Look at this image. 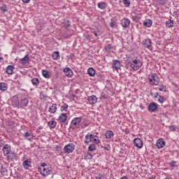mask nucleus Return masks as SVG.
Segmentation results:
<instances>
[{
	"mask_svg": "<svg viewBox=\"0 0 179 179\" xmlns=\"http://www.w3.org/2000/svg\"><path fill=\"white\" fill-rule=\"evenodd\" d=\"M5 143H6V142L5 141H3L2 139L0 140V148H3V146H5V145H6Z\"/></svg>",
	"mask_w": 179,
	"mask_h": 179,
	"instance_id": "obj_44",
	"label": "nucleus"
},
{
	"mask_svg": "<svg viewBox=\"0 0 179 179\" xmlns=\"http://www.w3.org/2000/svg\"><path fill=\"white\" fill-rule=\"evenodd\" d=\"M67 22H69L68 27L71 26V22H69V20H68Z\"/></svg>",
	"mask_w": 179,
	"mask_h": 179,
	"instance_id": "obj_56",
	"label": "nucleus"
},
{
	"mask_svg": "<svg viewBox=\"0 0 179 179\" xmlns=\"http://www.w3.org/2000/svg\"><path fill=\"white\" fill-rule=\"evenodd\" d=\"M157 44L158 45H162V41H157Z\"/></svg>",
	"mask_w": 179,
	"mask_h": 179,
	"instance_id": "obj_52",
	"label": "nucleus"
},
{
	"mask_svg": "<svg viewBox=\"0 0 179 179\" xmlns=\"http://www.w3.org/2000/svg\"><path fill=\"white\" fill-rule=\"evenodd\" d=\"M84 142L85 143H90V142H92V143H94L95 145H99V143H100V138L94 134H87L85 136Z\"/></svg>",
	"mask_w": 179,
	"mask_h": 179,
	"instance_id": "obj_1",
	"label": "nucleus"
},
{
	"mask_svg": "<svg viewBox=\"0 0 179 179\" xmlns=\"http://www.w3.org/2000/svg\"><path fill=\"white\" fill-rule=\"evenodd\" d=\"M29 54H27L23 58L20 59V61L22 65H26V64H29Z\"/></svg>",
	"mask_w": 179,
	"mask_h": 179,
	"instance_id": "obj_22",
	"label": "nucleus"
},
{
	"mask_svg": "<svg viewBox=\"0 0 179 179\" xmlns=\"http://www.w3.org/2000/svg\"><path fill=\"white\" fill-rule=\"evenodd\" d=\"M109 26L110 27L114 28L115 26H117V24L114 22L111 21L109 24Z\"/></svg>",
	"mask_w": 179,
	"mask_h": 179,
	"instance_id": "obj_48",
	"label": "nucleus"
},
{
	"mask_svg": "<svg viewBox=\"0 0 179 179\" xmlns=\"http://www.w3.org/2000/svg\"><path fill=\"white\" fill-rule=\"evenodd\" d=\"M159 92H163V88H159Z\"/></svg>",
	"mask_w": 179,
	"mask_h": 179,
	"instance_id": "obj_57",
	"label": "nucleus"
},
{
	"mask_svg": "<svg viewBox=\"0 0 179 179\" xmlns=\"http://www.w3.org/2000/svg\"><path fill=\"white\" fill-rule=\"evenodd\" d=\"M31 82L33 86H38V85H40V79H38V78H32Z\"/></svg>",
	"mask_w": 179,
	"mask_h": 179,
	"instance_id": "obj_27",
	"label": "nucleus"
},
{
	"mask_svg": "<svg viewBox=\"0 0 179 179\" xmlns=\"http://www.w3.org/2000/svg\"><path fill=\"white\" fill-rule=\"evenodd\" d=\"M42 75L44 78H46V79H50V72L47 70H43L42 71Z\"/></svg>",
	"mask_w": 179,
	"mask_h": 179,
	"instance_id": "obj_31",
	"label": "nucleus"
},
{
	"mask_svg": "<svg viewBox=\"0 0 179 179\" xmlns=\"http://www.w3.org/2000/svg\"><path fill=\"white\" fill-rule=\"evenodd\" d=\"M157 5H165L166 0H156Z\"/></svg>",
	"mask_w": 179,
	"mask_h": 179,
	"instance_id": "obj_38",
	"label": "nucleus"
},
{
	"mask_svg": "<svg viewBox=\"0 0 179 179\" xmlns=\"http://www.w3.org/2000/svg\"><path fill=\"white\" fill-rule=\"evenodd\" d=\"M1 10H2V12H7V10H8V7L6 6V4H3V5L1 7Z\"/></svg>",
	"mask_w": 179,
	"mask_h": 179,
	"instance_id": "obj_43",
	"label": "nucleus"
},
{
	"mask_svg": "<svg viewBox=\"0 0 179 179\" xmlns=\"http://www.w3.org/2000/svg\"><path fill=\"white\" fill-rule=\"evenodd\" d=\"M6 170H5V169H3V170H2L1 171V174L3 175V176H6Z\"/></svg>",
	"mask_w": 179,
	"mask_h": 179,
	"instance_id": "obj_50",
	"label": "nucleus"
},
{
	"mask_svg": "<svg viewBox=\"0 0 179 179\" xmlns=\"http://www.w3.org/2000/svg\"><path fill=\"white\" fill-rule=\"evenodd\" d=\"M13 1H15V0H13Z\"/></svg>",
	"mask_w": 179,
	"mask_h": 179,
	"instance_id": "obj_60",
	"label": "nucleus"
},
{
	"mask_svg": "<svg viewBox=\"0 0 179 179\" xmlns=\"http://www.w3.org/2000/svg\"><path fill=\"white\" fill-rule=\"evenodd\" d=\"M134 143L136 148H138V149H142V148H143V141L141 138H135L134 140Z\"/></svg>",
	"mask_w": 179,
	"mask_h": 179,
	"instance_id": "obj_12",
	"label": "nucleus"
},
{
	"mask_svg": "<svg viewBox=\"0 0 179 179\" xmlns=\"http://www.w3.org/2000/svg\"><path fill=\"white\" fill-rule=\"evenodd\" d=\"M148 80L152 86H157L159 82H160V78L157 76L156 73H151L148 76Z\"/></svg>",
	"mask_w": 179,
	"mask_h": 179,
	"instance_id": "obj_4",
	"label": "nucleus"
},
{
	"mask_svg": "<svg viewBox=\"0 0 179 179\" xmlns=\"http://www.w3.org/2000/svg\"><path fill=\"white\" fill-rule=\"evenodd\" d=\"M52 58L55 61L59 59V58H61V56L59 55V51L53 52V53L52 54Z\"/></svg>",
	"mask_w": 179,
	"mask_h": 179,
	"instance_id": "obj_25",
	"label": "nucleus"
},
{
	"mask_svg": "<svg viewBox=\"0 0 179 179\" xmlns=\"http://www.w3.org/2000/svg\"><path fill=\"white\" fill-rule=\"evenodd\" d=\"M94 150H96V145L90 144L88 147V151L89 152H94Z\"/></svg>",
	"mask_w": 179,
	"mask_h": 179,
	"instance_id": "obj_36",
	"label": "nucleus"
},
{
	"mask_svg": "<svg viewBox=\"0 0 179 179\" xmlns=\"http://www.w3.org/2000/svg\"><path fill=\"white\" fill-rule=\"evenodd\" d=\"M105 136L106 139H111L112 138H114V132L111 130H108L105 133Z\"/></svg>",
	"mask_w": 179,
	"mask_h": 179,
	"instance_id": "obj_23",
	"label": "nucleus"
},
{
	"mask_svg": "<svg viewBox=\"0 0 179 179\" xmlns=\"http://www.w3.org/2000/svg\"><path fill=\"white\" fill-rule=\"evenodd\" d=\"M7 157H8V159H9V156H8Z\"/></svg>",
	"mask_w": 179,
	"mask_h": 179,
	"instance_id": "obj_59",
	"label": "nucleus"
},
{
	"mask_svg": "<svg viewBox=\"0 0 179 179\" xmlns=\"http://www.w3.org/2000/svg\"><path fill=\"white\" fill-rule=\"evenodd\" d=\"M166 27H173V26H174V22L171 20H169L166 22Z\"/></svg>",
	"mask_w": 179,
	"mask_h": 179,
	"instance_id": "obj_33",
	"label": "nucleus"
},
{
	"mask_svg": "<svg viewBox=\"0 0 179 179\" xmlns=\"http://www.w3.org/2000/svg\"><path fill=\"white\" fill-rule=\"evenodd\" d=\"M57 104L56 103H52L50 108H49V113H51V114H55V113H57Z\"/></svg>",
	"mask_w": 179,
	"mask_h": 179,
	"instance_id": "obj_21",
	"label": "nucleus"
},
{
	"mask_svg": "<svg viewBox=\"0 0 179 179\" xmlns=\"http://www.w3.org/2000/svg\"><path fill=\"white\" fill-rule=\"evenodd\" d=\"M2 152L3 153V156H8L10 153V145L9 144H6L2 148Z\"/></svg>",
	"mask_w": 179,
	"mask_h": 179,
	"instance_id": "obj_13",
	"label": "nucleus"
},
{
	"mask_svg": "<svg viewBox=\"0 0 179 179\" xmlns=\"http://www.w3.org/2000/svg\"><path fill=\"white\" fill-rule=\"evenodd\" d=\"M157 103L155 102H152L148 106V111H150L151 113H155L157 110Z\"/></svg>",
	"mask_w": 179,
	"mask_h": 179,
	"instance_id": "obj_15",
	"label": "nucleus"
},
{
	"mask_svg": "<svg viewBox=\"0 0 179 179\" xmlns=\"http://www.w3.org/2000/svg\"><path fill=\"white\" fill-rule=\"evenodd\" d=\"M23 3H29L30 2V0H22Z\"/></svg>",
	"mask_w": 179,
	"mask_h": 179,
	"instance_id": "obj_51",
	"label": "nucleus"
},
{
	"mask_svg": "<svg viewBox=\"0 0 179 179\" xmlns=\"http://www.w3.org/2000/svg\"><path fill=\"white\" fill-rule=\"evenodd\" d=\"M63 72L67 78H72L73 76V71L69 67L64 68Z\"/></svg>",
	"mask_w": 179,
	"mask_h": 179,
	"instance_id": "obj_11",
	"label": "nucleus"
},
{
	"mask_svg": "<svg viewBox=\"0 0 179 179\" xmlns=\"http://www.w3.org/2000/svg\"><path fill=\"white\" fill-rule=\"evenodd\" d=\"M80 122H82V117H74L71 122V128L72 129H76L80 127Z\"/></svg>",
	"mask_w": 179,
	"mask_h": 179,
	"instance_id": "obj_5",
	"label": "nucleus"
},
{
	"mask_svg": "<svg viewBox=\"0 0 179 179\" xmlns=\"http://www.w3.org/2000/svg\"><path fill=\"white\" fill-rule=\"evenodd\" d=\"M12 104H13V107H15L17 108H19V107H20V103H19L18 100H15H15H13Z\"/></svg>",
	"mask_w": 179,
	"mask_h": 179,
	"instance_id": "obj_35",
	"label": "nucleus"
},
{
	"mask_svg": "<svg viewBox=\"0 0 179 179\" xmlns=\"http://www.w3.org/2000/svg\"><path fill=\"white\" fill-rule=\"evenodd\" d=\"M2 59H3V58L0 57V62H1V61H2Z\"/></svg>",
	"mask_w": 179,
	"mask_h": 179,
	"instance_id": "obj_58",
	"label": "nucleus"
},
{
	"mask_svg": "<svg viewBox=\"0 0 179 179\" xmlns=\"http://www.w3.org/2000/svg\"><path fill=\"white\" fill-rule=\"evenodd\" d=\"M143 26H145V27H151L152 24H153V21L150 19H147L143 22Z\"/></svg>",
	"mask_w": 179,
	"mask_h": 179,
	"instance_id": "obj_24",
	"label": "nucleus"
},
{
	"mask_svg": "<svg viewBox=\"0 0 179 179\" xmlns=\"http://www.w3.org/2000/svg\"><path fill=\"white\" fill-rule=\"evenodd\" d=\"M60 107V111L62 113L64 111L66 112L68 111V108H69V106L68 103H65V102H62L59 105Z\"/></svg>",
	"mask_w": 179,
	"mask_h": 179,
	"instance_id": "obj_19",
	"label": "nucleus"
},
{
	"mask_svg": "<svg viewBox=\"0 0 179 179\" xmlns=\"http://www.w3.org/2000/svg\"><path fill=\"white\" fill-rule=\"evenodd\" d=\"M98 8L99 9H106V8H107V3L104 2V1H101L98 3Z\"/></svg>",
	"mask_w": 179,
	"mask_h": 179,
	"instance_id": "obj_28",
	"label": "nucleus"
},
{
	"mask_svg": "<svg viewBox=\"0 0 179 179\" xmlns=\"http://www.w3.org/2000/svg\"><path fill=\"white\" fill-rule=\"evenodd\" d=\"M133 22H136V23H138L139 20H141V17L139 16H133L132 17Z\"/></svg>",
	"mask_w": 179,
	"mask_h": 179,
	"instance_id": "obj_40",
	"label": "nucleus"
},
{
	"mask_svg": "<svg viewBox=\"0 0 179 179\" xmlns=\"http://www.w3.org/2000/svg\"><path fill=\"white\" fill-rule=\"evenodd\" d=\"M169 129H170V131H172V132H174V131H176V129H177V127L174 125H171L169 127Z\"/></svg>",
	"mask_w": 179,
	"mask_h": 179,
	"instance_id": "obj_45",
	"label": "nucleus"
},
{
	"mask_svg": "<svg viewBox=\"0 0 179 179\" xmlns=\"http://www.w3.org/2000/svg\"><path fill=\"white\" fill-rule=\"evenodd\" d=\"M87 73L90 76H93L94 75H96V71H94L93 68L90 67L87 69Z\"/></svg>",
	"mask_w": 179,
	"mask_h": 179,
	"instance_id": "obj_32",
	"label": "nucleus"
},
{
	"mask_svg": "<svg viewBox=\"0 0 179 179\" xmlns=\"http://www.w3.org/2000/svg\"><path fill=\"white\" fill-rule=\"evenodd\" d=\"M24 138H29V136H33V133L31 131H27L24 134Z\"/></svg>",
	"mask_w": 179,
	"mask_h": 179,
	"instance_id": "obj_39",
	"label": "nucleus"
},
{
	"mask_svg": "<svg viewBox=\"0 0 179 179\" xmlns=\"http://www.w3.org/2000/svg\"><path fill=\"white\" fill-rule=\"evenodd\" d=\"M120 179H128V178H127V176H122Z\"/></svg>",
	"mask_w": 179,
	"mask_h": 179,
	"instance_id": "obj_55",
	"label": "nucleus"
},
{
	"mask_svg": "<svg viewBox=\"0 0 179 179\" xmlns=\"http://www.w3.org/2000/svg\"><path fill=\"white\" fill-rule=\"evenodd\" d=\"M27 104H29V99L27 98H23L20 101V107L21 108H24V107L27 106Z\"/></svg>",
	"mask_w": 179,
	"mask_h": 179,
	"instance_id": "obj_17",
	"label": "nucleus"
},
{
	"mask_svg": "<svg viewBox=\"0 0 179 179\" xmlns=\"http://www.w3.org/2000/svg\"><path fill=\"white\" fill-rule=\"evenodd\" d=\"M94 36H96V37H97V36H99V34H97V32H96V31H94Z\"/></svg>",
	"mask_w": 179,
	"mask_h": 179,
	"instance_id": "obj_54",
	"label": "nucleus"
},
{
	"mask_svg": "<svg viewBox=\"0 0 179 179\" xmlns=\"http://www.w3.org/2000/svg\"><path fill=\"white\" fill-rule=\"evenodd\" d=\"M40 173L43 177H47L51 173V167L47 165L45 163H42L39 169Z\"/></svg>",
	"mask_w": 179,
	"mask_h": 179,
	"instance_id": "obj_2",
	"label": "nucleus"
},
{
	"mask_svg": "<svg viewBox=\"0 0 179 179\" xmlns=\"http://www.w3.org/2000/svg\"><path fill=\"white\" fill-rule=\"evenodd\" d=\"M22 167L24 169V170H29L30 167H31V159H27L25 161L22 162Z\"/></svg>",
	"mask_w": 179,
	"mask_h": 179,
	"instance_id": "obj_10",
	"label": "nucleus"
},
{
	"mask_svg": "<svg viewBox=\"0 0 179 179\" xmlns=\"http://www.w3.org/2000/svg\"><path fill=\"white\" fill-rule=\"evenodd\" d=\"M74 150H75V144L72 143H69L64 147V153H67L68 155L71 153H73Z\"/></svg>",
	"mask_w": 179,
	"mask_h": 179,
	"instance_id": "obj_6",
	"label": "nucleus"
},
{
	"mask_svg": "<svg viewBox=\"0 0 179 179\" xmlns=\"http://www.w3.org/2000/svg\"><path fill=\"white\" fill-rule=\"evenodd\" d=\"M14 69H15V66H13V65H8L6 67V73H7V75H13Z\"/></svg>",
	"mask_w": 179,
	"mask_h": 179,
	"instance_id": "obj_20",
	"label": "nucleus"
},
{
	"mask_svg": "<svg viewBox=\"0 0 179 179\" xmlns=\"http://www.w3.org/2000/svg\"><path fill=\"white\" fill-rule=\"evenodd\" d=\"M48 125L50 128V129H53V128H55V127H57V122H55L54 120H50L48 123Z\"/></svg>",
	"mask_w": 179,
	"mask_h": 179,
	"instance_id": "obj_29",
	"label": "nucleus"
},
{
	"mask_svg": "<svg viewBox=\"0 0 179 179\" xmlns=\"http://www.w3.org/2000/svg\"><path fill=\"white\" fill-rule=\"evenodd\" d=\"M114 47L111 44H108L104 46V50L107 51V52H110V51H113Z\"/></svg>",
	"mask_w": 179,
	"mask_h": 179,
	"instance_id": "obj_30",
	"label": "nucleus"
},
{
	"mask_svg": "<svg viewBox=\"0 0 179 179\" xmlns=\"http://www.w3.org/2000/svg\"><path fill=\"white\" fill-rule=\"evenodd\" d=\"M66 120H68L66 113H61L57 118V121L60 122V124H65V122H66Z\"/></svg>",
	"mask_w": 179,
	"mask_h": 179,
	"instance_id": "obj_8",
	"label": "nucleus"
},
{
	"mask_svg": "<svg viewBox=\"0 0 179 179\" xmlns=\"http://www.w3.org/2000/svg\"><path fill=\"white\" fill-rule=\"evenodd\" d=\"M156 146L157 149H163L166 146V143L163 141V138H159L157 141Z\"/></svg>",
	"mask_w": 179,
	"mask_h": 179,
	"instance_id": "obj_14",
	"label": "nucleus"
},
{
	"mask_svg": "<svg viewBox=\"0 0 179 179\" xmlns=\"http://www.w3.org/2000/svg\"><path fill=\"white\" fill-rule=\"evenodd\" d=\"M129 24H131V20H129V19L124 17L121 20V25L122 27L127 28Z\"/></svg>",
	"mask_w": 179,
	"mask_h": 179,
	"instance_id": "obj_16",
	"label": "nucleus"
},
{
	"mask_svg": "<svg viewBox=\"0 0 179 179\" xmlns=\"http://www.w3.org/2000/svg\"><path fill=\"white\" fill-rule=\"evenodd\" d=\"M112 68L115 71H118V69L121 68V62H120V60L117 59L113 60L112 63Z\"/></svg>",
	"mask_w": 179,
	"mask_h": 179,
	"instance_id": "obj_9",
	"label": "nucleus"
},
{
	"mask_svg": "<svg viewBox=\"0 0 179 179\" xmlns=\"http://www.w3.org/2000/svg\"><path fill=\"white\" fill-rule=\"evenodd\" d=\"M96 179H106L104 178V176L101 174H99L97 176H96Z\"/></svg>",
	"mask_w": 179,
	"mask_h": 179,
	"instance_id": "obj_49",
	"label": "nucleus"
},
{
	"mask_svg": "<svg viewBox=\"0 0 179 179\" xmlns=\"http://www.w3.org/2000/svg\"><path fill=\"white\" fill-rule=\"evenodd\" d=\"M123 3L124 6L128 7L131 5V1L129 0H123Z\"/></svg>",
	"mask_w": 179,
	"mask_h": 179,
	"instance_id": "obj_42",
	"label": "nucleus"
},
{
	"mask_svg": "<svg viewBox=\"0 0 179 179\" xmlns=\"http://www.w3.org/2000/svg\"><path fill=\"white\" fill-rule=\"evenodd\" d=\"M88 103L93 106V104H96L97 103V97L95 95H92L88 97Z\"/></svg>",
	"mask_w": 179,
	"mask_h": 179,
	"instance_id": "obj_18",
	"label": "nucleus"
},
{
	"mask_svg": "<svg viewBox=\"0 0 179 179\" xmlns=\"http://www.w3.org/2000/svg\"><path fill=\"white\" fill-rule=\"evenodd\" d=\"M176 163H177V162L176 161H172L169 163V165L171 167H176Z\"/></svg>",
	"mask_w": 179,
	"mask_h": 179,
	"instance_id": "obj_47",
	"label": "nucleus"
},
{
	"mask_svg": "<svg viewBox=\"0 0 179 179\" xmlns=\"http://www.w3.org/2000/svg\"><path fill=\"white\" fill-rule=\"evenodd\" d=\"M84 157L85 159H86L87 160H90V159H92L93 157V156L92 155V154L89 152H87L84 154Z\"/></svg>",
	"mask_w": 179,
	"mask_h": 179,
	"instance_id": "obj_34",
	"label": "nucleus"
},
{
	"mask_svg": "<svg viewBox=\"0 0 179 179\" xmlns=\"http://www.w3.org/2000/svg\"><path fill=\"white\" fill-rule=\"evenodd\" d=\"M155 99H157L159 97V93H156V95L154 96Z\"/></svg>",
	"mask_w": 179,
	"mask_h": 179,
	"instance_id": "obj_53",
	"label": "nucleus"
},
{
	"mask_svg": "<svg viewBox=\"0 0 179 179\" xmlns=\"http://www.w3.org/2000/svg\"><path fill=\"white\" fill-rule=\"evenodd\" d=\"M158 101L161 103V104H163V102L166 101V99H164V96H159Z\"/></svg>",
	"mask_w": 179,
	"mask_h": 179,
	"instance_id": "obj_41",
	"label": "nucleus"
},
{
	"mask_svg": "<svg viewBox=\"0 0 179 179\" xmlns=\"http://www.w3.org/2000/svg\"><path fill=\"white\" fill-rule=\"evenodd\" d=\"M103 149H104V150H108V151L111 149V147L110 146V145L107 144L106 145H105L103 147Z\"/></svg>",
	"mask_w": 179,
	"mask_h": 179,
	"instance_id": "obj_46",
	"label": "nucleus"
},
{
	"mask_svg": "<svg viewBox=\"0 0 179 179\" xmlns=\"http://www.w3.org/2000/svg\"><path fill=\"white\" fill-rule=\"evenodd\" d=\"M0 90L6 92L8 90V84L6 83H0Z\"/></svg>",
	"mask_w": 179,
	"mask_h": 179,
	"instance_id": "obj_26",
	"label": "nucleus"
},
{
	"mask_svg": "<svg viewBox=\"0 0 179 179\" xmlns=\"http://www.w3.org/2000/svg\"><path fill=\"white\" fill-rule=\"evenodd\" d=\"M82 128H86L87 127H89V121L84 120L81 123Z\"/></svg>",
	"mask_w": 179,
	"mask_h": 179,
	"instance_id": "obj_37",
	"label": "nucleus"
},
{
	"mask_svg": "<svg viewBox=\"0 0 179 179\" xmlns=\"http://www.w3.org/2000/svg\"><path fill=\"white\" fill-rule=\"evenodd\" d=\"M142 44L143 47H145V48H148L150 50H153V45L152 43V40H150V38H145L144 41H143Z\"/></svg>",
	"mask_w": 179,
	"mask_h": 179,
	"instance_id": "obj_7",
	"label": "nucleus"
},
{
	"mask_svg": "<svg viewBox=\"0 0 179 179\" xmlns=\"http://www.w3.org/2000/svg\"><path fill=\"white\" fill-rule=\"evenodd\" d=\"M130 68L133 69V71H138L141 69L143 63L142 61L138 59H133L132 61L129 62Z\"/></svg>",
	"mask_w": 179,
	"mask_h": 179,
	"instance_id": "obj_3",
	"label": "nucleus"
}]
</instances>
